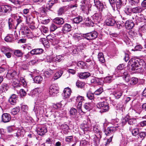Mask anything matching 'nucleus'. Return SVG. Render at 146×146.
<instances>
[{"instance_id":"f257e3e1","label":"nucleus","mask_w":146,"mask_h":146,"mask_svg":"<svg viewBox=\"0 0 146 146\" xmlns=\"http://www.w3.org/2000/svg\"><path fill=\"white\" fill-rule=\"evenodd\" d=\"M124 65L123 64H120L117 66L116 70L117 73H120L119 74L122 76L124 80L127 82L129 80V78L128 73L125 69Z\"/></svg>"},{"instance_id":"f03ea898","label":"nucleus","mask_w":146,"mask_h":146,"mask_svg":"<svg viewBox=\"0 0 146 146\" xmlns=\"http://www.w3.org/2000/svg\"><path fill=\"white\" fill-rule=\"evenodd\" d=\"M97 107L101 109L103 112H106L108 111L109 106L108 103L105 101L100 102L97 104Z\"/></svg>"},{"instance_id":"7ed1b4c3","label":"nucleus","mask_w":146,"mask_h":146,"mask_svg":"<svg viewBox=\"0 0 146 146\" xmlns=\"http://www.w3.org/2000/svg\"><path fill=\"white\" fill-rule=\"evenodd\" d=\"M98 34L97 32L93 31L92 32L83 34L82 36L84 38L88 40L94 39L96 38Z\"/></svg>"},{"instance_id":"20e7f679","label":"nucleus","mask_w":146,"mask_h":146,"mask_svg":"<svg viewBox=\"0 0 146 146\" xmlns=\"http://www.w3.org/2000/svg\"><path fill=\"white\" fill-rule=\"evenodd\" d=\"M129 64H131V69L133 71L136 70L139 68L138 65V61L136 59L132 58L128 62Z\"/></svg>"},{"instance_id":"39448f33","label":"nucleus","mask_w":146,"mask_h":146,"mask_svg":"<svg viewBox=\"0 0 146 146\" xmlns=\"http://www.w3.org/2000/svg\"><path fill=\"white\" fill-rule=\"evenodd\" d=\"M119 126H111L108 127L107 129L105 130V134L107 136L110 135L113 137V133L116 130V128H118Z\"/></svg>"},{"instance_id":"423d86ee","label":"nucleus","mask_w":146,"mask_h":146,"mask_svg":"<svg viewBox=\"0 0 146 146\" xmlns=\"http://www.w3.org/2000/svg\"><path fill=\"white\" fill-rule=\"evenodd\" d=\"M49 93L50 95L53 96H56L58 93V88L54 85L51 86L50 87Z\"/></svg>"},{"instance_id":"0eeeda50","label":"nucleus","mask_w":146,"mask_h":146,"mask_svg":"<svg viewBox=\"0 0 146 146\" xmlns=\"http://www.w3.org/2000/svg\"><path fill=\"white\" fill-rule=\"evenodd\" d=\"M94 23H97L100 22L102 20L101 13L95 14L91 17Z\"/></svg>"},{"instance_id":"6e6552de","label":"nucleus","mask_w":146,"mask_h":146,"mask_svg":"<svg viewBox=\"0 0 146 146\" xmlns=\"http://www.w3.org/2000/svg\"><path fill=\"white\" fill-rule=\"evenodd\" d=\"M55 3V0H51L49 1L48 3L47 4L46 7V9H45L44 7L42 8V10L41 11V13L43 15H45V11L48 10H50L52 5L54 4Z\"/></svg>"},{"instance_id":"1a4fd4ad","label":"nucleus","mask_w":146,"mask_h":146,"mask_svg":"<svg viewBox=\"0 0 146 146\" xmlns=\"http://www.w3.org/2000/svg\"><path fill=\"white\" fill-rule=\"evenodd\" d=\"M21 27H20V31L22 35H27L29 34L30 33V29L24 25L23 24H21Z\"/></svg>"},{"instance_id":"9d476101","label":"nucleus","mask_w":146,"mask_h":146,"mask_svg":"<svg viewBox=\"0 0 146 146\" xmlns=\"http://www.w3.org/2000/svg\"><path fill=\"white\" fill-rule=\"evenodd\" d=\"M101 137V135H100V133L98 134V135H95L94 136L93 140L94 141L95 145H98L100 144V140Z\"/></svg>"},{"instance_id":"9b49d317","label":"nucleus","mask_w":146,"mask_h":146,"mask_svg":"<svg viewBox=\"0 0 146 146\" xmlns=\"http://www.w3.org/2000/svg\"><path fill=\"white\" fill-rule=\"evenodd\" d=\"M3 121L4 123L8 122L11 119L10 115L7 113H4L2 115Z\"/></svg>"},{"instance_id":"f8f14e48","label":"nucleus","mask_w":146,"mask_h":146,"mask_svg":"<svg viewBox=\"0 0 146 146\" xmlns=\"http://www.w3.org/2000/svg\"><path fill=\"white\" fill-rule=\"evenodd\" d=\"M80 128L84 131V133H85V131H88L90 130V126L88 125L86 123V122L85 121L84 123L80 125Z\"/></svg>"},{"instance_id":"ddd939ff","label":"nucleus","mask_w":146,"mask_h":146,"mask_svg":"<svg viewBox=\"0 0 146 146\" xmlns=\"http://www.w3.org/2000/svg\"><path fill=\"white\" fill-rule=\"evenodd\" d=\"M37 131L39 135H42L47 132V130L45 127H40L37 129Z\"/></svg>"},{"instance_id":"4468645a","label":"nucleus","mask_w":146,"mask_h":146,"mask_svg":"<svg viewBox=\"0 0 146 146\" xmlns=\"http://www.w3.org/2000/svg\"><path fill=\"white\" fill-rule=\"evenodd\" d=\"M43 50L41 48H37L32 50L30 52V53L32 54H42Z\"/></svg>"},{"instance_id":"2eb2a0df","label":"nucleus","mask_w":146,"mask_h":146,"mask_svg":"<svg viewBox=\"0 0 146 146\" xmlns=\"http://www.w3.org/2000/svg\"><path fill=\"white\" fill-rule=\"evenodd\" d=\"M78 76L81 79H86L90 75V73L87 72H81L78 74Z\"/></svg>"},{"instance_id":"dca6fc26","label":"nucleus","mask_w":146,"mask_h":146,"mask_svg":"<svg viewBox=\"0 0 146 146\" xmlns=\"http://www.w3.org/2000/svg\"><path fill=\"white\" fill-rule=\"evenodd\" d=\"M53 22L55 24L59 25H62L64 23L63 19L60 17H56L53 20Z\"/></svg>"},{"instance_id":"f3484780","label":"nucleus","mask_w":146,"mask_h":146,"mask_svg":"<svg viewBox=\"0 0 146 146\" xmlns=\"http://www.w3.org/2000/svg\"><path fill=\"white\" fill-rule=\"evenodd\" d=\"M16 71L10 70L8 71V74L6 75V77L9 79H12L16 75Z\"/></svg>"},{"instance_id":"a211bd4d","label":"nucleus","mask_w":146,"mask_h":146,"mask_svg":"<svg viewBox=\"0 0 146 146\" xmlns=\"http://www.w3.org/2000/svg\"><path fill=\"white\" fill-rule=\"evenodd\" d=\"M72 27L70 25L66 23L62 27V31L64 33L70 32L71 31Z\"/></svg>"},{"instance_id":"6ab92c4d","label":"nucleus","mask_w":146,"mask_h":146,"mask_svg":"<svg viewBox=\"0 0 146 146\" xmlns=\"http://www.w3.org/2000/svg\"><path fill=\"white\" fill-rule=\"evenodd\" d=\"M124 0H116V7L118 11H119L124 4Z\"/></svg>"},{"instance_id":"aec40b11","label":"nucleus","mask_w":146,"mask_h":146,"mask_svg":"<svg viewBox=\"0 0 146 146\" xmlns=\"http://www.w3.org/2000/svg\"><path fill=\"white\" fill-rule=\"evenodd\" d=\"M17 100V96L15 94H13L10 98L9 101L11 104L13 105L15 104Z\"/></svg>"},{"instance_id":"412c9836","label":"nucleus","mask_w":146,"mask_h":146,"mask_svg":"<svg viewBox=\"0 0 146 146\" xmlns=\"http://www.w3.org/2000/svg\"><path fill=\"white\" fill-rule=\"evenodd\" d=\"M63 93L64 94V98H68L70 96L71 93V90L68 88H66L64 89Z\"/></svg>"},{"instance_id":"4be33fe9","label":"nucleus","mask_w":146,"mask_h":146,"mask_svg":"<svg viewBox=\"0 0 146 146\" xmlns=\"http://www.w3.org/2000/svg\"><path fill=\"white\" fill-rule=\"evenodd\" d=\"M106 23L107 25L112 26L114 25L115 21L112 18L109 17L106 20Z\"/></svg>"},{"instance_id":"5701e85b","label":"nucleus","mask_w":146,"mask_h":146,"mask_svg":"<svg viewBox=\"0 0 146 146\" xmlns=\"http://www.w3.org/2000/svg\"><path fill=\"white\" fill-rule=\"evenodd\" d=\"M134 25V23L131 20L127 21L125 23V27L128 29H132Z\"/></svg>"},{"instance_id":"b1692460","label":"nucleus","mask_w":146,"mask_h":146,"mask_svg":"<svg viewBox=\"0 0 146 146\" xmlns=\"http://www.w3.org/2000/svg\"><path fill=\"white\" fill-rule=\"evenodd\" d=\"M123 91L121 90H117L113 93V95L116 99H119L122 96Z\"/></svg>"},{"instance_id":"393cba45","label":"nucleus","mask_w":146,"mask_h":146,"mask_svg":"<svg viewBox=\"0 0 146 146\" xmlns=\"http://www.w3.org/2000/svg\"><path fill=\"white\" fill-rule=\"evenodd\" d=\"M94 23L93 20H92L89 17H88L86 19L85 24L86 26L88 27L93 26Z\"/></svg>"},{"instance_id":"a878e982","label":"nucleus","mask_w":146,"mask_h":146,"mask_svg":"<svg viewBox=\"0 0 146 146\" xmlns=\"http://www.w3.org/2000/svg\"><path fill=\"white\" fill-rule=\"evenodd\" d=\"M135 22L137 25L138 23L140 22H145L146 20L144 18L143 16L137 17H135Z\"/></svg>"},{"instance_id":"bb28decb","label":"nucleus","mask_w":146,"mask_h":146,"mask_svg":"<svg viewBox=\"0 0 146 146\" xmlns=\"http://www.w3.org/2000/svg\"><path fill=\"white\" fill-rule=\"evenodd\" d=\"M3 9L4 13H9L12 11V8L9 5H3Z\"/></svg>"},{"instance_id":"cd10ccee","label":"nucleus","mask_w":146,"mask_h":146,"mask_svg":"<svg viewBox=\"0 0 146 146\" xmlns=\"http://www.w3.org/2000/svg\"><path fill=\"white\" fill-rule=\"evenodd\" d=\"M114 79L112 76H109L104 78V82L105 83H110Z\"/></svg>"},{"instance_id":"c85d7f7f","label":"nucleus","mask_w":146,"mask_h":146,"mask_svg":"<svg viewBox=\"0 0 146 146\" xmlns=\"http://www.w3.org/2000/svg\"><path fill=\"white\" fill-rule=\"evenodd\" d=\"M84 108L86 111H89L92 109V103H86L84 105Z\"/></svg>"},{"instance_id":"c756f323","label":"nucleus","mask_w":146,"mask_h":146,"mask_svg":"<svg viewBox=\"0 0 146 146\" xmlns=\"http://www.w3.org/2000/svg\"><path fill=\"white\" fill-rule=\"evenodd\" d=\"M5 41L8 42H11L14 40L13 36L12 35H9L4 38Z\"/></svg>"},{"instance_id":"7c9ffc66","label":"nucleus","mask_w":146,"mask_h":146,"mask_svg":"<svg viewBox=\"0 0 146 146\" xmlns=\"http://www.w3.org/2000/svg\"><path fill=\"white\" fill-rule=\"evenodd\" d=\"M132 12L133 13H139L142 11L141 8L139 6L136 7L132 8Z\"/></svg>"},{"instance_id":"2f4dec72","label":"nucleus","mask_w":146,"mask_h":146,"mask_svg":"<svg viewBox=\"0 0 146 146\" xmlns=\"http://www.w3.org/2000/svg\"><path fill=\"white\" fill-rule=\"evenodd\" d=\"M63 58L62 55L57 56L53 58V60L56 62H59L63 59Z\"/></svg>"},{"instance_id":"473e14b6","label":"nucleus","mask_w":146,"mask_h":146,"mask_svg":"<svg viewBox=\"0 0 146 146\" xmlns=\"http://www.w3.org/2000/svg\"><path fill=\"white\" fill-rule=\"evenodd\" d=\"M24 133V131L22 129H19L16 132V133L14 134L13 135L14 136L18 137L20 136L23 135Z\"/></svg>"},{"instance_id":"72a5a7b5","label":"nucleus","mask_w":146,"mask_h":146,"mask_svg":"<svg viewBox=\"0 0 146 146\" xmlns=\"http://www.w3.org/2000/svg\"><path fill=\"white\" fill-rule=\"evenodd\" d=\"M129 129L131 131L132 134L134 135H136L139 133V129L138 128H136L134 129H132V127H131L129 128Z\"/></svg>"},{"instance_id":"f704fd0d","label":"nucleus","mask_w":146,"mask_h":146,"mask_svg":"<svg viewBox=\"0 0 146 146\" xmlns=\"http://www.w3.org/2000/svg\"><path fill=\"white\" fill-rule=\"evenodd\" d=\"M82 21V18L81 16L78 17L74 18L73 19V22L75 23H79Z\"/></svg>"},{"instance_id":"c9c22d12","label":"nucleus","mask_w":146,"mask_h":146,"mask_svg":"<svg viewBox=\"0 0 146 146\" xmlns=\"http://www.w3.org/2000/svg\"><path fill=\"white\" fill-rule=\"evenodd\" d=\"M14 53L15 55L18 57H21L23 54V52L21 50H15Z\"/></svg>"},{"instance_id":"e433bc0d","label":"nucleus","mask_w":146,"mask_h":146,"mask_svg":"<svg viewBox=\"0 0 146 146\" xmlns=\"http://www.w3.org/2000/svg\"><path fill=\"white\" fill-rule=\"evenodd\" d=\"M43 78L40 76H36L34 79V81L36 83H40L42 81Z\"/></svg>"},{"instance_id":"4c0bfd02","label":"nucleus","mask_w":146,"mask_h":146,"mask_svg":"<svg viewBox=\"0 0 146 146\" xmlns=\"http://www.w3.org/2000/svg\"><path fill=\"white\" fill-rule=\"evenodd\" d=\"M138 65L139 66V68H142V69L145 67V63L143 60H140L138 61Z\"/></svg>"},{"instance_id":"58836bf2","label":"nucleus","mask_w":146,"mask_h":146,"mask_svg":"<svg viewBox=\"0 0 146 146\" xmlns=\"http://www.w3.org/2000/svg\"><path fill=\"white\" fill-rule=\"evenodd\" d=\"M93 129L94 132L95 133H96L97 134L96 135H98V134L99 133H100V135H102V132L100 130L99 127L98 126L96 125L94 126L93 127Z\"/></svg>"},{"instance_id":"ea45409f","label":"nucleus","mask_w":146,"mask_h":146,"mask_svg":"<svg viewBox=\"0 0 146 146\" xmlns=\"http://www.w3.org/2000/svg\"><path fill=\"white\" fill-rule=\"evenodd\" d=\"M62 74V72L61 71H58L56 73L53 78L54 80H55L59 78L61 76Z\"/></svg>"},{"instance_id":"a19ab883","label":"nucleus","mask_w":146,"mask_h":146,"mask_svg":"<svg viewBox=\"0 0 146 146\" xmlns=\"http://www.w3.org/2000/svg\"><path fill=\"white\" fill-rule=\"evenodd\" d=\"M139 0H129V3L132 6L137 5Z\"/></svg>"},{"instance_id":"79ce46f5","label":"nucleus","mask_w":146,"mask_h":146,"mask_svg":"<svg viewBox=\"0 0 146 146\" xmlns=\"http://www.w3.org/2000/svg\"><path fill=\"white\" fill-rule=\"evenodd\" d=\"M16 129V128L14 125L9 126L7 128L8 132L9 133L15 131Z\"/></svg>"},{"instance_id":"37998d69","label":"nucleus","mask_w":146,"mask_h":146,"mask_svg":"<svg viewBox=\"0 0 146 146\" xmlns=\"http://www.w3.org/2000/svg\"><path fill=\"white\" fill-rule=\"evenodd\" d=\"M78 66L82 69H84L86 68V65L85 63L83 62H79L77 64Z\"/></svg>"},{"instance_id":"c03bdc74","label":"nucleus","mask_w":146,"mask_h":146,"mask_svg":"<svg viewBox=\"0 0 146 146\" xmlns=\"http://www.w3.org/2000/svg\"><path fill=\"white\" fill-rule=\"evenodd\" d=\"M70 112L71 115L74 117L75 116L77 113V111L76 109L72 108L70 109Z\"/></svg>"},{"instance_id":"a18cd8bd","label":"nucleus","mask_w":146,"mask_h":146,"mask_svg":"<svg viewBox=\"0 0 146 146\" xmlns=\"http://www.w3.org/2000/svg\"><path fill=\"white\" fill-rule=\"evenodd\" d=\"M20 110V108L18 107L13 108L11 111L13 115H15Z\"/></svg>"},{"instance_id":"49530a36","label":"nucleus","mask_w":146,"mask_h":146,"mask_svg":"<svg viewBox=\"0 0 146 146\" xmlns=\"http://www.w3.org/2000/svg\"><path fill=\"white\" fill-rule=\"evenodd\" d=\"M87 96L88 98L90 100H92L94 98V96L93 93L90 92H88L87 94Z\"/></svg>"},{"instance_id":"de8ad7c7","label":"nucleus","mask_w":146,"mask_h":146,"mask_svg":"<svg viewBox=\"0 0 146 146\" xmlns=\"http://www.w3.org/2000/svg\"><path fill=\"white\" fill-rule=\"evenodd\" d=\"M65 141L67 143H70L73 141V136H67L65 138Z\"/></svg>"},{"instance_id":"09e8293b","label":"nucleus","mask_w":146,"mask_h":146,"mask_svg":"<svg viewBox=\"0 0 146 146\" xmlns=\"http://www.w3.org/2000/svg\"><path fill=\"white\" fill-rule=\"evenodd\" d=\"M136 121V120L135 118H130L128 120V123L129 125H133L135 124Z\"/></svg>"},{"instance_id":"8fccbe9b","label":"nucleus","mask_w":146,"mask_h":146,"mask_svg":"<svg viewBox=\"0 0 146 146\" xmlns=\"http://www.w3.org/2000/svg\"><path fill=\"white\" fill-rule=\"evenodd\" d=\"M1 89L5 92L7 91L8 88V86L7 84L3 83L1 85Z\"/></svg>"},{"instance_id":"3c124183","label":"nucleus","mask_w":146,"mask_h":146,"mask_svg":"<svg viewBox=\"0 0 146 146\" xmlns=\"http://www.w3.org/2000/svg\"><path fill=\"white\" fill-rule=\"evenodd\" d=\"M39 92L37 89H36L32 91L31 92V96L33 97H37L38 94Z\"/></svg>"},{"instance_id":"603ef678","label":"nucleus","mask_w":146,"mask_h":146,"mask_svg":"<svg viewBox=\"0 0 146 146\" xmlns=\"http://www.w3.org/2000/svg\"><path fill=\"white\" fill-rule=\"evenodd\" d=\"M130 82L131 84H135L138 82L137 79L135 78H132L131 80L129 79V80L128 81Z\"/></svg>"},{"instance_id":"864d4df0","label":"nucleus","mask_w":146,"mask_h":146,"mask_svg":"<svg viewBox=\"0 0 146 146\" xmlns=\"http://www.w3.org/2000/svg\"><path fill=\"white\" fill-rule=\"evenodd\" d=\"M132 8L131 9L129 6H127L125 8V13L129 15L131 12H132Z\"/></svg>"},{"instance_id":"5fc2aeb1","label":"nucleus","mask_w":146,"mask_h":146,"mask_svg":"<svg viewBox=\"0 0 146 146\" xmlns=\"http://www.w3.org/2000/svg\"><path fill=\"white\" fill-rule=\"evenodd\" d=\"M58 28L57 26L54 24H52L50 27V31H54Z\"/></svg>"},{"instance_id":"6e6d98bb","label":"nucleus","mask_w":146,"mask_h":146,"mask_svg":"<svg viewBox=\"0 0 146 146\" xmlns=\"http://www.w3.org/2000/svg\"><path fill=\"white\" fill-rule=\"evenodd\" d=\"M76 85L78 87L82 88L84 86V84L82 82L78 81L76 82Z\"/></svg>"},{"instance_id":"4d7b16f0","label":"nucleus","mask_w":146,"mask_h":146,"mask_svg":"<svg viewBox=\"0 0 146 146\" xmlns=\"http://www.w3.org/2000/svg\"><path fill=\"white\" fill-rule=\"evenodd\" d=\"M103 92V89L102 88H100L96 90L94 92V94L97 95H99Z\"/></svg>"},{"instance_id":"13d9d810","label":"nucleus","mask_w":146,"mask_h":146,"mask_svg":"<svg viewBox=\"0 0 146 146\" xmlns=\"http://www.w3.org/2000/svg\"><path fill=\"white\" fill-rule=\"evenodd\" d=\"M1 50L3 52L6 53L10 52V49L9 48L3 46L1 48Z\"/></svg>"},{"instance_id":"bf43d9fd","label":"nucleus","mask_w":146,"mask_h":146,"mask_svg":"<svg viewBox=\"0 0 146 146\" xmlns=\"http://www.w3.org/2000/svg\"><path fill=\"white\" fill-rule=\"evenodd\" d=\"M139 30L142 33H144L146 31V25L145 24L140 28Z\"/></svg>"},{"instance_id":"052dcab7","label":"nucleus","mask_w":146,"mask_h":146,"mask_svg":"<svg viewBox=\"0 0 146 146\" xmlns=\"http://www.w3.org/2000/svg\"><path fill=\"white\" fill-rule=\"evenodd\" d=\"M73 1L74 2V5H71L70 7L71 8L76 7L77 5L76 4L77 2V0H66V1Z\"/></svg>"},{"instance_id":"680f3d73","label":"nucleus","mask_w":146,"mask_h":146,"mask_svg":"<svg viewBox=\"0 0 146 146\" xmlns=\"http://www.w3.org/2000/svg\"><path fill=\"white\" fill-rule=\"evenodd\" d=\"M8 24L9 29H11L13 25V19L11 18L9 19Z\"/></svg>"},{"instance_id":"e2e57ef3","label":"nucleus","mask_w":146,"mask_h":146,"mask_svg":"<svg viewBox=\"0 0 146 146\" xmlns=\"http://www.w3.org/2000/svg\"><path fill=\"white\" fill-rule=\"evenodd\" d=\"M40 30L42 32V31L44 33H46L48 31V28L44 26H42V27Z\"/></svg>"},{"instance_id":"0e129e2a","label":"nucleus","mask_w":146,"mask_h":146,"mask_svg":"<svg viewBox=\"0 0 146 146\" xmlns=\"http://www.w3.org/2000/svg\"><path fill=\"white\" fill-rule=\"evenodd\" d=\"M64 9L62 7L60 8L58 11V15L59 16L62 15L64 12Z\"/></svg>"},{"instance_id":"69168bd1","label":"nucleus","mask_w":146,"mask_h":146,"mask_svg":"<svg viewBox=\"0 0 146 146\" xmlns=\"http://www.w3.org/2000/svg\"><path fill=\"white\" fill-rule=\"evenodd\" d=\"M29 64L28 63L24 64L22 66V68L24 70H27L29 67Z\"/></svg>"},{"instance_id":"338daca9","label":"nucleus","mask_w":146,"mask_h":146,"mask_svg":"<svg viewBox=\"0 0 146 146\" xmlns=\"http://www.w3.org/2000/svg\"><path fill=\"white\" fill-rule=\"evenodd\" d=\"M84 100V97L82 96H78L77 98L76 101L77 102H81L82 103V102Z\"/></svg>"},{"instance_id":"774afa93","label":"nucleus","mask_w":146,"mask_h":146,"mask_svg":"<svg viewBox=\"0 0 146 146\" xmlns=\"http://www.w3.org/2000/svg\"><path fill=\"white\" fill-rule=\"evenodd\" d=\"M99 80L98 78L96 77H93L91 80L92 83H96L98 82Z\"/></svg>"}]
</instances>
